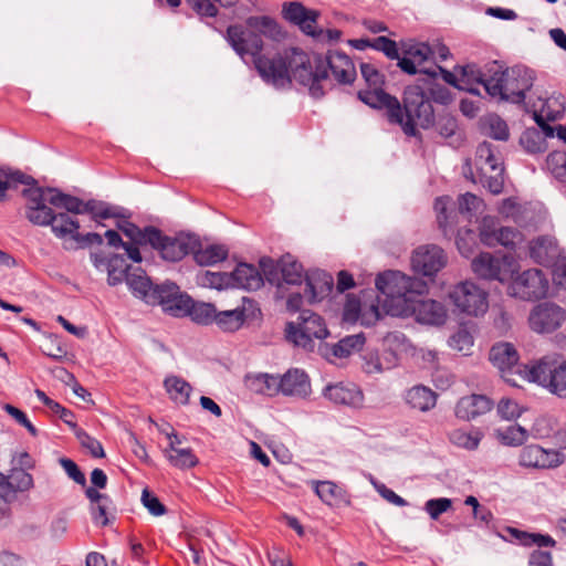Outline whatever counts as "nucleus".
I'll list each match as a JSON object with an SVG mask.
<instances>
[{"instance_id": "nucleus-51", "label": "nucleus", "mask_w": 566, "mask_h": 566, "mask_svg": "<svg viewBox=\"0 0 566 566\" xmlns=\"http://www.w3.org/2000/svg\"><path fill=\"white\" fill-rule=\"evenodd\" d=\"M127 272H132L128 269H124V259L120 255H113L107 262V283L111 286H115L126 280Z\"/></svg>"}, {"instance_id": "nucleus-16", "label": "nucleus", "mask_w": 566, "mask_h": 566, "mask_svg": "<svg viewBox=\"0 0 566 566\" xmlns=\"http://www.w3.org/2000/svg\"><path fill=\"white\" fill-rule=\"evenodd\" d=\"M566 321V310L562 306L545 302L536 305L528 316L532 331L544 334L558 329Z\"/></svg>"}, {"instance_id": "nucleus-10", "label": "nucleus", "mask_w": 566, "mask_h": 566, "mask_svg": "<svg viewBox=\"0 0 566 566\" xmlns=\"http://www.w3.org/2000/svg\"><path fill=\"white\" fill-rule=\"evenodd\" d=\"M360 73L368 87L358 92L359 99L373 108L384 109L391 106L397 111L398 98L382 90L385 76L377 67L370 63H361Z\"/></svg>"}, {"instance_id": "nucleus-1", "label": "nucleus", "mask_w": 566, "mask_h": 566, "mask_svg": "<svg viewBox=\"0 0 566 566\" xmlns=\"http://www.w3.org/2000/svg\"><path fill=\"white\" fill-rule=\"evenodd\" d=\"M376 287L381 292V311L390 316H413L417 322L441 325L447 319V310L434 300H420L427 292V283L399 271H387L376 279Z\"/></svg>"}, {"instance_id": "nucleus-52", "label": "nucleus", "mask_w": 566, "mask_h": 566, "mask_svg": "<svg viewBox=\"0 0 566 566\" xmlns=\"http://www.w3.org/2000/svg\"><path fill=\"white\" fill-rule=\"evenodd\" d=\"M551 174L560 182L566 184V153L553 151L546 158Z\"/></svg>"}, {"instance_id": "nucleus-18", "label": "nucleus", "mask_w": 566, "mask_h": 566, "mask_svg": "<svg viewBox=\"0 0 566 566\" xmlns=\"http://www.w3.org/2000/svg\"><path fill=\"white\" fill-rule=\"evenodd\" d=\"M447 264L444 251L434 244L419 247L411 258V266L418 274L433 276Z\"/></svg>"}, {"instance_id": "nucleus-44", "label": "nucleus", "mask_w": 566, "mask_h": 566, "mask_svg": "<svg viewBox=\"0 0 566 566\" xmlns=\"http://www.w3.org/2000/svg\"><path fill=\"white\" fill-rule=\"evenodd\" d=\"M117 227L135 244H148L158 239L157 228L155 227L140 229L126 220L118 222Z\"/></svg>"}, {"instance_id": "nucleus-57", "label": "nucleus", "mask_w": 566, "mask_h": 566, "mask_svg": "<svg viewBox=\"0 0 566 566\" xmlns=\"http://www.w3.org/2000/svg\"><path fill=\"white\" fill-rule=\"evenodd\" d=\"M102 244H103V237L101 234H98L96 232H88V233L82 234L77 231L72 243H70V244L64 243V248L66 250L86 249L91 245H102Z\"/></svg>"}, {"instance_id": "nucleus-26", "label": "nucleus", "mask_w": 566, "mask_h": 566, "mask_svg": "<svg viewBox=\"0 0 566 566\" xmlns=\"http://www.w3.org/2000/svg\"><path fill=\"white\" fill-rule=\"evenodd\" d=\"M126 284L133 295L148 305H156L157 293H159V285H154L150 279L142 269H136L126 274Z\"/></svg>"}, {"instance_id": "nucleus-59", "label": "nucleus", "mask_w": 566, "mask_h": 566, "mask_svg": "<svg viewBox=\"0 0 566 566\" xmlns=\"http://www.w3.org/2000/svg\"><path fill=\"white\" fill-rule=\"evenodd\" d=\"M371 48L382 52L390 60H399L397 43L387 36H378L373 40Z\"/></svg>"}, {"instance_id": "nucleus-31", "label": "nucleus", "mask_w": 566, "mask_h": 566, "mask_svg": "<svg viewBox=\"0 0 566 566\" xmlns=\"http://www.w3.org/2000/svg\"><path fill=\"white\" fill-rule=\"evenodd\" d=\"M305 295L311 303L318 302L326 297L333 290L334 280L325 271L316 270L305 275Z\"/></svg>"}, {"instance_id": "nucleus-38", "label": "nucleus", "mask_w": 566, "mask_h": 566, "mask_svg": "<svg viewBox=\"0 0 566 566\" xmlns=\"http://www.w3.org/2000/svg\"><path fill=\"white\" fill-rule=\"evenodd\" d=\"M437 397V394L430 388L417 385L406 391L405 401L410 408L427 412L436 407Z\"/></svg>"}, {"instance_id": "nucleus-37", "label": "nucleus", "mask_w": 566, "mask_h": 566, "mask_svg": "<svg viewBox=\"0 0 566 566\" xmlns=\"http://www.w3.org/2000/svg\"><path fill=\"white\" fill-rule=\"evenodd\" d=\"M455 71L460 73L459 90L467 91L473 95H480L479 87L483 86L485 88L489 77L485 76L476 64L457 66Z\"/></svg>"}, {"instance_id": "nucleus-5", "label": "nucleus", "mask_w": 566, "mask_h": 566, "mask_svg": "<svg viewBox=\"0 0 566 566\" xmlns=\"http://www.w3.org/2000/svg\"><path fill=\"white\" fill-rule=\"evenodd\" d=\"M526 381L536 382L551 394L566 398V359L557 353L547 354L524 370Z\"/></svg>"}, {"instance_id": "nucleus-42", "label": "nucleus", "mask_w": 566, "mask_h": 566, "mask_svg": "<svg viewBox=\"0 0 566 566\" xmlns=\"http://www.w3.org/2000/svg\"><path fill=\"white\" fill-rule=\"evenodd\" d=\"M164 387L175 403L181 406L189 403L192 386L184 378L175 375L167 376L164 380Z\"/></svg>"}, {"instance_id": "nucleus-36", "label": "nucleus", "mask_w": 566, "mask_h": 566, "mask_svg": "<svg viewBox=\"0 0 566 566\" xmlns=\"http://www.w3.org/2000/svg\"><path fill=\"white\" fill-rule=\"evenodd\" d=\"M366 342L365 335L363 333H358L355 335H349L342 338L338 343L329 346L326 345L323 348V355L331 359L335 358H346L352 354L361 350Z\"/></svg>"}, {"instance_id": "nucleus-46", "label": "nucleus", "mask_w": 566, "mask_h": 566, "mask_svg": "<svg viewBox=\"0 0 566 566\" xmlns=\"http://www.w3.org/2000/svg\"><path fill=\"white\" fill-rule=\"evenodd\" d=\"M193 252L195 261L202 266L213 265L228 256V249L222 244H210Z\"/></svg>"}, {"instance_id": "nucleus-12", "label": "nucleus", "mask_w": 566, "mask_h": 566, "mask_svg": "<svg viewBox=\"0 0 566 566\" xmlns=\"http://www.w3.org/2000/svg\"><path fill=\"white\" fill-rule=\"evenodd\" d=\"M450 298L454 306L467 315L480 316L489 308L488 293L471 281L457 284L450 293Z\"/></svg>"}, {"instance_id": "nucleus-4", "label": "nucleus", "mask_w": 566, "mask_h": 566, "mask_svg": "<svg viewBox=\"0 0 566 566\" xmlns=\"http://www.w3.org/2000/svg\"><path fill=\"white\" fill-rule=\"evenodd\" d=\"M489 73L485 92L493 98L515 104L524 102L525 93L532 88L535 80L534 72L522 65L500 70L497 63L493 62Z\"/></svg>"}, {"instance_id": "nucleus-32", "label": "nucleus", "mask_w": 566, "mask_h": 566, "mask_svg": "<svg viewBox=\"0 0 566 566\" xmlns=\"http://www.w3.org/2000/svg\"><path fill=\"white\" fill-rule=\"evenodd\" d=\"M280 392L284 396L305 398L311 392L307 375L298 369L289 370L279 378Z\"/></svg>"}, {"instance_id": "nucleus-60", "label": "nucleus", "mask_w": 566, "mask_h": 566, "mask_svg": "<svg viewBox=\"0 0 566 566\" xmlns=\"http://www.w3.org/2000/svg\"><path fill=\"white\" fill-rule=\"evenodd\" d=\"M452 506L448 497L431 499L426 502L424 510L432 520H438L441 514Z\"/></svg>"}, {"instance_id": "nucleus-9", "label": "nucleus", "mask_w": 566, "mask_h": 566, "mask_svg": "<svg viewBox=\"0 0 566 566\" xmlns=\"http://www.w3.org/2000/svg\"><path fill=\"white\" fill-rule=\"evenodd\" d=\"M260 268L265 279L277 286L281 297L284 284L300 285L305 279L302 264L290 254L282 256L276 263L270 258H263L260 260Z\"/></svg>"}, {"instance_id": "nucleus-62", "label": "nucleus", "mask_w": 566, "mask_h": 566, "mask_svg": "<svg viewBox=\"0 0 566 566\" xmlns=\"http://www.w3.org/2000/svg\"><path fill=\"white\" fill-rule=\"evenodd\" d=\"M499 415L506 420H512L521 416L522 410L516 401L503 398L497 405Z\"/></svg>"}, {"instance_id": "nucleus-15", "label": "nucleus", "mask_w": 566, "mask_h": 566, "mask_svg": "<svg viewBox=\"0 0 566 566\" xmlns=\"http://www.w3.org/2000/svg\"><path fill=\"white\" fill-rule=\"evenodd\" d=\"M434 55L433 49L424 43L417 42L406 45L402 50V56H399L398 66L409 75L424 74L429 80L437 78V71L426 67L424 63Z\"/></svg>"}, {"instance_id": "nucleus-63", "label": "nucleus", "mask_w": 566, "mask_h": 566, "mask_svg": "<svg viewBox=\"0 0 566 566\" xmlns=\"http://www.w3.org/2000/svg\"><path fill=\"white\" fill-rule=\"evenodd\" d=\"M60 464L66 472L70 479H72L75 483L85 486L86 485V479L84 473L78 469L77 464L67 458H61Z\"/></svg>"}, {"instance_id": "nucleus-3", "label": "nucleus", "mask_w": 566, "mask_h": 566, "mask_svg": "<svg viewBox=\"0 0 566 566\" xmlns=\"http://www.w3.org/2000/svg\"><path fill=\"white\" fill-rule=\"evenodd\" d=\"M403 105L398 101V109L386 106L387 117L390 123L401 126L408 136H416L417 127L428 129L434 124V111L430 99L426 96L420 84L409 85L405 88Z\"/></svg>"}, {"instance_id": "nucleus-20", "label": "nucleus", "mask_w": 566, "mask_h": 566, "mask_svg": "<svg viewBox=\"0 0 566 566\" xmlns=\"http://www.w3.org/2000/svg\"><path fill=\"white\" fill-rule=\"evenodd\" d=\"M381 292L379 291L377 300H379ZM380 307L381 303H379V301L361 306L360 301L356 296L348 294L344 305L343 319L347 323H356L359 321L361 325L371 326L381 317Z\"/></svg>"}, {"instance_id": "nucleus-54", "label": "nucleus", "mask_w": 566, "mask_h": 566, "mask_svg": "<svg viewBox=\"0 0 566 566\" xmlns=\"http://www.w3.org/2000/svg\"><path fill=\"white\" fill-rule=\"evenodd\" d=\"M500 226L497 221L492 217H484L480 224V239L481 241L491 248L496 247V238L500 232Z\"/></svg>"}, {"instance_id": "nucleus-45", "label": "nucleus", "mask_w": 566, "mask_h": 566, "mask_svg": "<svg viewBox=\"0 0 566 566\" xmlns=\"http://www.w3.org/2000/svg\"><path fill=\"white\" fill-rule=\"evenodd\" d=\"M483 135L500 142L510 138V129L506 122L496 114H489L481 119Z\"/></svg>"}, {"instance_id": "nucleus-25", "label": "nucleus", "mask_w": 566, "mask_h": 566, "mask_svg": "<svg viewBox=\"0 0 566 566\" xmlns=\"http://www.w3.org/2000/svg\"><path fill=\"white\" fill-rule=\"evenodd\" d=\"M564 250L555 238L543 235L530 244V255L538 264L551 268L562 255Z\"/></svg>"}, {"instance_id": "nucleus-41", "label": "nucleus", "mask_w": 566, "mask_h": 566, "mask_svg": "<svg viewBox=\"0 0 566 566\" xmlns=\"http://www.w3.org/2000/svg\"><path fill=\"white\" fill-rule=\"evenodd\" d=\"M50 205L55 209H64L69 214H84L86 209V201L82 199L64 193L57 188L49 190Z\"/></svg>"}, {"instance_id": "nucleus-49", "label": "nucleus", "mask_w": 566, "mask_h": 566, "mask_svg": "<svg viewBox=\"0 0 566 566\" xmlns=\"http://www.w3.org/2000/svg\"><path fill=\"white\" fill-rule=\"evenodd\" d=\"M230 273L227 272L201 271L196 276L198 285L216 290L232 287Z\"/></svg>"}, {"instance_id": "nucleus-19", "label": "nucleus", "mask_w": 566, "mask_h": 566, "mask_svg": "<svg viewBox=\"0 0 566 566\" xmlns=\"http://www.w3.org/2000/svg\"><path fill=\"white\" fill-rule=\"evenodd\" d=\"M315 63L321 70L332 72L335 80L340 84H350L356 77L355 65L343 52L329 51L325 57L316 56Z\"/></svg>"}, {"instance_id": "nucleus-6", "label": "nucleus", "mask_w": 566, "mask_h": 566, "mask_svg": "<svg viewBox=\"0 0 566 566\" xmlns=\"http://www.w3.org/2000/svg\"><path fill=\"white\" fill-rule=\"evenodd\" d=\"M475 166L478 170L476 179L472 177L473 182H480L493 195H499L504 186V167L500 154L489 142L479 144L475 151Z\"/></svg>"}, {"instance_id": "nucleus-23", "label": "nucleus", "mask_w": 566, "mask_h": 566, "mask_svg": "<svg viewBox=\"0 0 566 566\" xmlns=\"http://www.w3.org/2000/svg\"><path fill=\"white\" fill-rule=\"evenodd\" d=\"M255 310V303L248 297H243L241 305L235 308L217 311L214 324L223 332H237L249 317L254 315Z\"/></svg>"}, {"instance_id": "nucleus-35", "label": "nucleus", "mask_w": 566, "mask_h": 566, "mask_svg": "<svg viewBox=\"0 0 566 566\" xmlns=\"http://www.w3.org/2000/svg\"><path fill=\"white\" fill-rule=\"evenodd\" d=\"M232 287L243 289L248 291H256L263 285V277L259 270L248 263H240L230 273Z\"/></svg>"}, {"instance_id": "nucleus-11", "label": "nucleus", "mask_w": 566, "mask_h": 566, "mask_svg": "<svg viewBox=\"0 0 566 566\" xmlns=\"http://www.w3.org/2000/svg\"><path fill=\"white\" fill-rule=\"evenodd\" d=\"M49 190L53 188L38 186L24 188L21 192L25 199L24 217L33 226L48 227L53 220L55 208L50 205Z\"/></svg>"}, {"instance_id": "nucleus-30", "label": "nucleus", "mask_w": 566, "mask_h": 566, "mask_svg": "<svg viewBox=\"0 0 566 566\" xmlns=\"http://www.w3.org/2000/svg\"><path fill=\"white\" fill-rule=\"evenodd\" d=\"M324 396L334 403L349 407H360L364 400L363 392L356 385L345 382L327 386Z\"/></svg>"}, {"instance_id": "nucleus-13", "label": "nucleus", "mask_w": 566, "mask_h": 566, "mask_svg": "<svg viewBox=\"0 0 566 566\" xmlns=\"http://www.w3.org/2000/svg\"><path fill=\"white\" fill-rule=\"evenodd\" d=\"M509 286V294L524 301L539 300L547 295L549 282L538 269H528L516 275Z\"/></svg>"}, {"instance_id": "nucleus-40", "label": "nucleus", "mask_w": 566, "mask_h": 566, "mask_svg": "<svg viewBox=\"0 0 566 566\" xmlns=\"http://www.w3.org/2000/svg\"><path fill=\"white\" fill-rule=\"evenodd\" d=\"M244 385L259 395L274 396L280 392L279 377L270 374H249L244 377Z\"/></svg>"}, {"instance_id": "nucleus-7", "label": "nucleus", "mask_w": 566, "mask_h": 566, "mask_svg": "<svg viewBox=\"0 0 566 566\" xmlns=\"http://www.w3.org/2000/svg\"><path fill=\"white\" fill-rule=\"evenodd\" d=\"M285 332L290 342L306 350L314 348V338L323 339L329 334L324 319L310 310L302 311L296 323H287Z\"/></svg>"}, {"instance_id": "nucleus-24", "label": "nucleus", "mask_w": 566, "mask_h": 566, "mask_svg": "<svg viewBox=\"0 0 566 566\" xmlns=\"http://www.w3.org/2000/svg\"><path fill=\"white\" fill-rule=\"evenodd\" d=\"M166 437L169 440L168 447L164 453L169 463L178 469L187 470L198 464V458L193 454L190 448L181 447V438L175 430L166 432Z\"/></svg>"}, {"instance_id": "nucleus-29", "label": "nucleus", "mask_w": 566, "mask_h": 566, "mask_svg": "<svg viewBox=\"0 0 566 566\" xmlns=\"http://www.w3.org/2000/svg\"><path fill=\"white\" fill-rule=\"evenodd\" d=\"M564 113V96L552 95L542 103L539 109L534 112V119L547 136H553V128L546 122H554L559 119Z\"/></svg>"}, {"instance_id": "nucleus-33", "label": "nucleus", "mask_w": 566, "mask_h": 566, "mask_svg": "<svg viewBox=\"0 0 566 566\" xmlns=\"http://www.w3.org/2000/svg\"><path fill=\"white\" fill-rule=\"evenodd\" d=\"M286 67L289 82L282 87L287 85L292 78L306 86L310 82H313L316 76V70H312L307 55L296 49L292 50V56L289 64L286 63Z\"/></svg>"}, {"instance_id": "nucleus-55", "label": "nucleus", "mask_w": 566, "mask_h": 566, "mask_svg": "<svg viewBox=\"0 0 566 566\" xmlns=\"http://www.w3.org/2000/svg\"><path fill=\"white\" fill-rule=\"evenodd\" d=\"M495 238L496 245H503L504 248L511 250H514L524 240V237L520 231L510 227H501L500 232Z\"/></svg>"}, {"instance_id": "nucleus-22", "label": "nucleus", "mask_w": 566, "mask_h": 566, "mask_svg": "<svg viewBox=\"0 0 566 566\" xmlns=\"http://www.w3.org/2000/svg\"><path fill=\"white\" fill-rule=\"evenodd\" d=\"M158 239L148 244L159 251L161 258L169 262H178L185 258L188 253L193 251L196 241L191 238H170L164 235L159 229H157Z\"/></svg>"}, {"instance_id": "nucleus-39", "label": "nucleus", "mask_w": 566, "mask_h": 566, "mask_svg": "<svg viewBox=\"0 0 566 566\" xmlns=\"http://www.w3.org/2000/svg\"><path fill=\"white\" fill-rule=\"evenodd\" d=\"M48 227L51 228L52 233L57 239L64 240L65 243L70 244L80 229V222L66 212L55 211L53 220Z\"/></svg>"}, {"instance_id": "nucleus-58", "label": "nucleus", "mask_w": 566, "mask_h": 566, "mask_svg": "<svg viewBox=\"0 0 566 566\" xmlns=\"http://www.w3.org/2000/svg\"><path fill=\"white\" fill-rule=\"evenodd\" d=\"M76 438L80 441L81 446L84 449H86L91 453L92 457H94V458H104L105 457L104 449H103L102 444L99 443V441H97L96 439L88 436L84 430L76 429Z\"/></svg>"}, {"instance_id": "nucleus-48", "label": "nucleus", "mask_w": 566, "mask_h": 566, "mask_svg": "<svg viewBox=\"0 0 566 566\" xmlns=\"http://www.w3.org/2000/svg\"><path fill=\"white\" fill-rule=\"evenodd\" d=\"M496 438L509 447L522 446L528 439V431L518 424H511L495 430Z\"/></svg>"}, {"instance_id": "nucleus-28", "label": "nucleus", "mask_w": 566, "mask_h": 566, "mask_svg": "<svg viewBox=\"0 0 566 566\" xmlns=\"http://www.w3.org/2000/svg\"><path fill=\"white\" fill-rule=\"evenodd\" d=\"M493 402L484 395H470L460 398L454 408L457 418L470 421L489 412Z\"/></svg>"}, {"instance_id": "nucleus-50", "label": "nucleus", "mask_w": 566, "mask_h": 566, "mask_svg": "<svg viewBox=\"0 0 566 566\" xmlns=\"http://www.w3.org/2000/svg\"><path fill=\"white\" fill-rule=\"evenodd\" d=\"M217 308L211 303L193 302L191 298V305L186 315H189L191 319L198 324L209 325L214 324Z\"/></svg>"}, {"instance_id": "nucleus-8", "label": "nucleus", "mask_w": 566, "mask_h": 566, "mask_svg": "<svg viewBox=\"0 0 566 566\" xmlns=\"http://www.w3.org/2000/svg\"><path fill=\"white\" fill-rule=\"evenodd\" d=\"M489 358L507 384L520 387L521 382L526 381L524 370H531V365L518 363L520 356L513 344L506 342L494 344L490 350Z\"/></svg>"}, {"instance_id": "nucleus-17", "label": "nucleus", "mask_w": 566, "mask_h": 566, "mask_svg": "<svg viewBox=\"0 0 566 566\" xmlns=\"http://www.w3.org/2000/svg\"><path fill=\"white\" fill-rule=\"evenodd\" d=\"M564 452L554 449H544L538 444L525 446L518 455V463L524 468L555 469L565 462Z\"/></svg>"}, {"instance_id": "nucleus-61", "label": "nucleus", "mask_w": 566, "mask_h": 566, "mask_svg": "<svg viewBox=\"0 0 566 566\" xmlns=\"http://www.w3.org/2000/svg\"><path fill=\"white\" fill-rule=\"evenodd\" d=\"M142 503L154 516H161L166 513L164 504L148 489L143 490Z\"/></svg>"}, {"instance_id": "nucleus-21", "label": "nucleus", "mask_w": 566, "mask_h": 566, "mask_svg": "<svg viewBox=\"0 0 566 566\" xmlns=\"http://www.w3.org/2000/svg\"><path fill=\"white\" fill-rule=\"evenodd\" d=\"M158 292L156 305H160L165 312L174 316H186L191 305V297L181 293L177 284L172 282L159 284Z\"/></svg>"}, {"instance_id": "nucleus-64", "label": "nucleus", "mask_w": 566, "mask_h": 566, "mask_svg": "<svg viewBox=\"0 0 566 566\" xmlns=\"http://www.w3.org/2000/svg\"><path fill=\"white\" fill-rule=\"evenodd\" d=\"M553 281L566 290V255L565 253L551 266Z\"/></svg>"}, {"instance_id": "nucleus-2", "label": "nucleus", "mask_w": 566, "mask_h": 566, "mask_svg": "<svg viewBox=\"0 0 566 566\" xmlns=\"http://www.w3.org/2000/svg\"><path fill=\"white\" fill-rule=\"evenodd\" d=\"M248 30L239 25H230L227 38L233 50L241 56H253L254 66L260 76L269 84L283 86L289 82L285 59L276 54L272 57L261 54L263 42L261 34L271 39L281 35L279 24L270 17H250L247 20Z\"/></svg>"}, {"instance_id": "nucleus-14", "label": "nucleus", "mask_w": 566, "mask_h": 566, "mask_svg": "<svg viewBox=\"0 0 566 566\" xmlns=\"http://www.w3.org/2000/svg\"><path fill=\"white\" fill-rule=\"evenodd\" d=\"M472 271L481 279L505 282L514 272L512 256H495L489 252H482L472 260Z\"/></svg>"}, {"instance_id": "nucleus-27", "label": "nucleus", "mask_w": 566, "mask_h": 566, "mask_svg": "<svg viewBox=\"0 0 566 566\" xmlns=\"http://www.w3.org/2000/svg\"><path fill=\"white\" fill-rule=\"evenodd\" d=\"M283 17L298 25L304 33L318 36L314 29L317 11L306 9L301 2H286L283 4Z\"/></svg>"}, {"instance_id": "nucleus-47", "label": "nucleus", "mask_w": 566, "mask_h": 566, "mask_svg": "<svg viewBox=\"0 0 566 566\" xmlns=\"http://www.w3.org/2000/svg\"><path fill=\"white\" fill-rule=\"evenodd\" d=\"M85 213H90L95 221L125 217L124 209L94 199L86 201Z\"/></svg>"}, {"instance_id": "nucleus-53", "label": "nucleus", "mask_w": 566, "mask_h": 566, "mask_svg": "<svg viewBox=\"0 0 566 566\" xmlns=\"http://www.w3.org/2000/svg\"><path fill=\"white\" fill-rule=\"evenodd\" d=\"M473 344V336L467 328H459L449 338V346L465 356L470 355Z\"/></svg>"}, {"instance_id": "nucleus-43", "label": "nucleus", "mask_w": 566, "mask_h": 566, "mask_svg": "<svg viewBox=\"0 0 566 566\" xmlns=\"http://www.w3.org/2000/svg\"><path fill=\"white\" fill-rule=\"evenodd\" d=\"M448 439L451 444L457 448L474 451L479 448L483 433L479 429L467 431L464 429H453L448 433Z\"/></svg>"}, {"instance_id": "nucleus-34", "label": "nucleus", "mask_w": 566, "mask_h": 566, "mask_svg": "<svg viewBox=\"0 0 566 566\" xmlns=\"http://www.w3.org/2000/svg\"><path fill=\"white\" fill-rule=\"evenodd\" d=\"M33 488V478L23 469H12L9 474L0 472V490L12 493V499H18V493L27 492Z\"/></svg>"}, {"instance_id": "nucleus-56", "label": "nucleus", "mask_w": 566, "mask_h": 566, "mask_svg": "<svg viewBox=\"0 0 566 566\" xmlns=\"http://www.w3.org/2000/svg\"><path fill=\"white\" fill-rule=\"evenodd\" d=\"M317 496L327 505L333 506L338 500V488L331 481L313 482Z\"/></svg>"}]
</instances>
